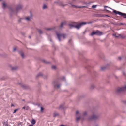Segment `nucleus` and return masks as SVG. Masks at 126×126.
<instances>
[{
	"instance_id": "a878e982",
	"label": "nucleus",
	"mask_w": 126,
	"mask_h": 126,
	"mask_svg": "<svg viewBox=\"0 0 126 126\" xmlns=\"http://www.w3.org/2000/svg\"><path fill=\"white\" fill-rule=\"evenodd\" d=\"M86 114H87V112H84V113H83V115H86Z\"/></svg>"
},
{
	"instance_id": "423d86ee",
	"label": "nucleus",
	"mask_w": 126,
	"mask_h": 126,
	"mask_svg": "<svg viewBox=\"0 0 126 126\" xmlns=\"http://www.w3.org/2000/svg\"><path fill=\"white\" fill-rule=\"evenodd\" d=\"M72 7H73L74 8H86V7L85 6H77L76 5H71Z\"/></svg>"
},
{
	"instance_id": "b1692460",
	"label": "nucleus",
	"mask_w": 126,
	"mask_h": 126,
	"mask_svg": "<svg viewBox=\"0 0 126 126\" xmlns=\"http://www.w3.org/2000/svg\"><path fill=\"white\" fill-rule=\"evenodd\" d=\"M38 31L40 33H42V31L40 30H38Z\"/></svg>"
},
{
	"instance_id": "20e7f679",
	"label": "nucleus",
	"mask_w": 126,
	"mask_h": 126,
	"mask_svg": "<svg viewBox=\"0 0 126 126\" xmlns=\"http://www.w3.org/2000/svg\"><path fill=\"white\" fill-rule=\"evenodd\" d=\"M125 91H126V86L119 88L117 90V91L118 92H120Z\"/></svg>"
},
{
	"instance_id": "ddd939ff",
	"label": "nucleus",
	"mask_w": 126,
	"mask_h": 126,
	"mask_svg": "<svg viewBox=\"0 0 126 126\" xmlns=\"http://www.w3.org/2000/svg\"><path fill=\"white\" fill-rule=\"evenodd\" d=\"M31 18V17H28L26 18L25 19L27 21H30V20Z\"/></svg>"
},
{
	"instance_id": "4468645a",
	"label": "nucleus",
	"mask_w": 126,
	"mask_h": 126,
	"mask_svg": "<svg viewBox=\"0 0 126 126\" xmlns=\"http://www.w3.org/2000/svg\"><path fill=\"white\" fill-rule=\"evenodd\" d=\"M18 109H16L14 110V112H13V114L15 113L18 110Z\"/></svg>"
},
{
	"instance_id": "c9c22d12",
	"label": "nucleus",
	"mask_w": 126,
	"mask_h": 126,
	"mask_svg": "<svg viewBox=\"0 0 126 126\" xmlns=\"http://www.w3.org/2000/svg\"><path fill=\"white\" fill-rule=\"evenodd\" d=\"M29 126H33L32 125H29Z\"/></svg>"
},
{
	"instance_id": "f3484780",
	"label": "nucleus",
	"mask_w": 126,
	"mask_h": 126,
	"mask_svg": "<svg viewBox=\"0 0 126 126\" xmlns=\"http://www.w3.org/2000/svg\"><path fill=\"white\" fill-rule=\"evenodd\" d=\"M53 29L52 28H48L46 29V30H51Z\"/></svg>"
},
{
	"instance_id": "0eeeda50",
	"label": "nucleus",
	"mask_w": 126,
	"mask_h": 126,
	"mask_svg": "<svg viewBox=\"0 0 126 126\" xmlns=\"http://www.w3.org/2000/svg\"><path fill=\"white\" fill-rule=\"evenodd\" d=\"M79 114V112L78 111H77L76 112V121H78L80 119V118L79 117H77V115Z\"/></svg>"
},
{
	"instance_id": "6ab92c4d",
	"label": "nucleus",
	"mask_w": 126,
	"mask_h": 126,
	"mask_svg": "<svg viewBox=\"0 0 126 126\" xmlns=\"http://www.w3.org/2000/svg\"><path fill=\"white\" fill-rule=\"evenodd\" d=\"M63 108H64L63 106V105H61L60 106L59 109H61V108L63 109Z\"/></svg>"
},
{
	"instance_id": "bb28decb",
	"label": "nucleus",
	"mask_w": 126,
	"mask_h": 126,
	"mask_svg": "<svg viewBox=\"0 0 126 126\" xmlns=\"http://www.w3.org/2000/svg\"><path fill=\"white\" fill-rule=\"evenodd\" d=\"M16 47H14V49H13V51H15L16 50Z\"/></svg>"
},
{
	"instance_id": "dca6fc26",
	"label": "nucleus",
	"mask_w": 126,
	"mask_h": 126,
	"mask_svg": "<svg viewBox=\"0 0 126 126\" xmlns=\"http://www.w3.org/2000/svg\"><path fill=\"white\" fill-rule=\"evenodd\" d=\"M47 7L46 5H44L43 7V9H45L47 8Z\"/></svg>"
},
{
	"instance_id": "cd10ccee",
	"label": "nucleus",
	"mask_w": 126,
	"mask_h": 126,
	"mask_svg": "<svg viewBox=\"0 0 126 126\" xmlns=\"http://www.w3.org/2000/svg\"><path fill=\"white\" fill-rule=\"evenodd\" d=\"M60 86V85H57V88H59V87Z\"/></svg>"
},
{
	"instance_id": "72a5a7b5",
	"label": "nucleus",
	"mask_w": 126,
	"mask_h": 126,
	"mask_svg": "<svg viewBox=\"0 0 126 126\" xmlns=\"http://www.w3.org/2000/svg\"><path fill=\"white\" fill-rule=\"evenodd\" d=\"M105 10H106L107 12H110V11H109L107 10L106 9Z\"/></svg>"
},
{
	"instance_id": "4be33fe9",
	"label": "nucleus",
	"mask_w": 126,
	"mask_h": 126,
	"mask_svg": "<svg viewBox=\"0 0 126 126\" xmlns=\"http://www.w3.org/2000/svg\"><path fill=\"white\" fill-rule=\"evenodd\" d=\"M16 67H13L12 68V70H16Z\"/></svg>"
},
{
	"instance_id": "7c9ffc66",
	"label": "nucleus",
	"mask_w": 126,
	"mask_h": 126,
	"mask_svg": "<svg viewBox=\"0 0 126 126\" xmlns=\"http://www.w3.org/2000/svg\"><path fill=\"white\" fill-rule=\"evenodd\" d=\"M104 7L105 8H106V7H108V8H109V7H108L107 6H104Z\"/></svg>"
},
{
	"instance_id": "39448f33",
	"label": "nucleus",
	"mask_w": 126,
	"mask_h": 126,
	"mask_svg": "<svg viewBox=\"0 0 126 126\" xmlns=\"http://www.w3.org/2000/svg\"><path fill=\"white\" fill-rule=\"evenodd\" d=\"M98 115H93L90 118H88L89 120H96L98 118Z\"/></svg>"
},
{
	"instance_id": "9b49d317",
	"label": "nucleus",
	"mask_w": 126,
	"mask_h": 126,
	"mask_svg": "<svg viewBox=\"0 0 126 126\" xmlns=\"http://www.w3.org/2000/svg\"><path fill=\"white\" fill-rule=\"evenodd\" d=\"M58 115V114L56 112H54L53 114V116L54 117L57 116Z\"/></svg>"
},
{
	"instance_id": "7ed1b4c3",
	"label": "nucleus",
	"mask_w": 126,
	"mask_h": 126,
	"mask_svg": "<svg viewBox=\"0 0 126 126\" xmlns=\"http://www.w3.org/2000/svg\"><path fill=\"white\" fill-rule=\"evenodd\" d=\"M57 35L59 40L60 41L61 40L60 38H61L63 37L64 39L65 38V35L64 34H59L57 33Z\"/></svg>"
},
{
	"instance_id": "a19ab883",
	"label": "nucleus",
	"mask_w": 126,
	"mask_h": 126,
	"mask_svg": "<svg viewBox=\"0 0 126 126\" xmlns=\"http://www.w3.org/2000/svg\"><path fill=\"white\" fill-rule=\"evenodd\" d=\"M90 3H88V4H90Z\"/></svg>"
},
{
	"instance_id": "412c9836",
	"label": "nucleus",
	"mask_w": 126,
	"mask_h": 126,
	"mask_svg": "<svg viewBox=\"0 0 126 126\" xmlns=\"http://www.w3.org/2000/svg\"><path fill=\"white\" fill-rule=\"evenodd\" d=\"M56 66H53L52 67V68L53 69H56Z\"/></svg>"
},
{
	"instance_id": "f03ea898",
	"label": "nucleus",
	"mask_w": 126,
	"mask_h": 126,
	"mask_svg": "<svg viewBox=\"0 0 126 126\" xmlns=\"http://www.w3.org/2000/svg\"><path fill=\"white\" fill-rule=\"evenodd\" d=\"M113 12L116 14H118L121 16H123L125 18H126V14L117 11L115 10H113Z\"/></svg>"
},
{
	"instance_id": "37998d69",
	"label": "nucleus",
	"mask_w": 126,
	"mask_h": 126,
	"mask_svg": "<svg viewBox=\"0 0 126 126\" xmlns=\"http://www.w3.org/2000/svg\"><path fill=\"white\" fill-rule=\"evenodd\" d=\"M50 41H51V40H50Z\"/></svg>"
},
{
	"instance_id": "c756f323",
	"label": "nucleus",
	"mask_w": 126,
	"mask_h": 126,
	"mask_svg": "<svg viewBox=\"0 0 126 126\" xmlns=\"http://www.w3.org/2000/svg\"><path fill=\"white\" fill-rule=\"evenodd\" d=\"M104 69H105V67H102L101 68V69L102 70H103Z\"/></svg>"
},
{
	"instance_id": "f704fd0d",
	"label": "nucleus",
	"mask_w": 126,
	"mask_h": 126,
	"mask_svg": "<svg viewBox=\"0 0 126 126\" xmlns=\"http://www.w3.org/2000/svg\"><path fill=\"white\" fill-rule=\"evenodd\" d=\"M71 41V39H70V40H69V42H70V41Z\"/></svg>"
},
{
	"instance_id": "5701e85b",
	"label": "nucleus",
	"mask_w": 126,
	"mask_h": 126,
	"mask_svg": "<svg viewBox=\"0 0 126 126\" xmlns=\"http://www.w3.org/2000/svg\"><path fill=\"white\" fill-rule=\"evenodd\" d=\"M41 112H43V110H44V109L42 107H41Z\"/></svg>"
},
{
	"instance_id": "58836bf2",
	"label": "nucleus",
	"mask_w": 126,
	"mask_h": 126,
	"mask_svg": "<svg viewBox=\"0 0 126 126\" xmlns=\"http://www.w3.org/2000/svg\"><path fill=\"white\" fill-rule=\"evenodd\" d=\"M54 87H56V85L55 84H54Z\"/></svg>"
},
{
	"instance_id": "1a4fd4ad",
	"label": "nucleus",
	"mask_w": 126,
	"mask_h": 126,
	"mask_svg": "<svg viewBox=\"0 0 126 126\" xmlns=\"http://www.w3.org/2000/svg\"><path fill=\"white\" fill-rule=\"evenodd\" d=\"M66 23L65 22H62L60 25V27H61V28L63 26L65 25H66Z\"/></svg>"
},
{
	"instance_id": "aec40b11",
	"label": "nucleus",
	"mask_w": 126,
	"mask_h": 126,
	"mask_svg": "<svg viewBox=\"0 0 126 126\" xmlns=\"http://www.w3.org/2000/svg\"><path fill=\"white\" fill-rule=\"evenodd\" d=\"M97 6V5H93L92 6V8H95Z\"/></svg>"
},
{
	"instance_id": "f257e3e1",
	"label": "nucleus",
	"mask_w": 126,
	"mask_h": 126,
	"mask_svg": "<svg viewBox=\"0 0 126 126\" xmlns=\"http://www.w3.org/2000/svg\"><path fill=\"white\" fill-rule=\"evenodd\" d=\"M91 23V22H82L80 23L79 24L77 25V23L74 22L72 24H70L69 25L71 27H75L76 28L79 29L82 25L86 24L87 23L89 24Z\"/></svg>"
},
{
	"instance_id": "a18cd8bd",
	"label": "nucleus",
	"mask_w": 126,
	"mask_h": 126,
	"mask_svg": "<svg viewBox=\"0 0 126 126\" xmlns=\"http://www.w3.org/2000/svg\"><path fill=\"white\" fill-rule=\"evenodd\" d=\"M64 79V78H63Z\"/></svg>"
},
{
	"instance_id": "49530a36",
	"label": "nucleus",
	"mask_w": 126,
	"mask_h": 126,
	"mask_svg": "<svg viewBox=\"0 0 126 126\" xmlns=\"http://www.w3.org/2000/svg\"><path fill=\"white\" fill-rule=\"evenodd\" d=\"M1 0H0V1H1Z\"/></svg>"
},
{
	"instance_id": "c03bdc74",
	"label": "nucleus",
	"mask_w": 126,
	"mask_h": 126,
	"mask_svg": "<svg viewBox=\"0 0 126 126\" xmlns=\"http://www.w3.org/2000/svg\"><path fill=\"white\" fill-rule=\"evenodd\" d=\"M29 38H31V37H29Z\"/></svg>"
},
{
	"instance_id": "9d476101",
	"label": "nucleus",
	"mask_w": 126,
	"mask_h": 126,
	"mask_svg": "<svg viewBox=\"0 0 126 126\" xmlns=\"http://www.w3.org/2000/svg\"><path fill=\"white\" fill-rule=\"evenodd\" d=\"M97 31L95 32H92L90 34V35L91 36H93L94 34L97 35Z\"/></svg>"
},
{
	"instance_id": "2eb2a0df",
	"label": "nucleus",
	"mask_w": 126,
	"mask_h": 126,
	"mask_svg": "<svg viewBox=\"0 0 126 126\" xmlns=\"http://www.w3.org/2000/svg\"><path fill=\"white\" fill-rule=\"evenodd\" d=\"M2 4H3V7L4 8L6 7V5L5 3H4V2Z\"/></svg>"
},
{
	"instance_id": "e433bc0d",
	"label": "nucleus",
	"mask_w": 126,
	"mask_h": 126,
	"mask_svg": "<svg viewBox=\"0 0 126 126\" xmlns=\"http://www.w3.org/2000/svg\"><path fill=\"white\" fill-rule=\"evenodd\" d=\"M25 107H23L22 108H23V109H25Z\"/></svg>"
},
{
	"instance_id": "6e6552de",
	"label": "nucleus",
	"mask_w": 126,
	"mask_h": 126,
	"mask_svg": "<svg viewBox=\"0 0 126 126\" xmlns=\"http://www.w3.org/2000/svg\"><path fill=\"white\" fill-rule=\"evenodd\" d=\"M97 35H100L103 34V33L102 32H100L98 30L97 31Z\"/></svg>"
},
{
	"instance_id": "ea45409f",
	"label": "nucleus",
	"mask_w": 126,
	"mask_h": 126,
	"mask_svg": "<svg viewBox=\"0 0 126 126\" xmlns=\"http://www.w3.org/2000/svg\"><path fill=\"white\" fill-rule=\"evenodd\" d=\"M11 106H14V105H13V104H12Z\"/></svg>"
},
{
	"instance_id": "473e14b6",
	"label": "nucleus",
	"mask_w": 126,
	"mask_h": 126,
	"mask_svg": "<svg viewBox=\"0 0 126 126\" xmlns=\"http://www.w3.org/2000/svg\"><path fill=\"white\" fill-rule=\"evenodd\" d=\"M106 16H107V17H109V16L108 15H106Z\"/></svg>"
},
{
	"instance_id": "79ce46f5",
	"label": "nucleus",
	"mask_w": 126,
	"mask_h": 126,
	"mask_svg": "<svg viewBox=\"0 0 126 126\" xmlns=\"http://www.w3.org/2000/svg\"><path fill=\"white\" fill-rule=\"evenodd\" d=\"M62 6H65V5H62Z\"/></svg>"
},
{
	"instance_id": "a211bd4d",
	"label": "nucleus",
	"mask_w": 126,
	"mask_h": 126,
	"mask_svg": "<svg viewBox=\"0 0 126 126\" xmlns=\"http://www.w3.org/2000/svg\"><path fill=\"white\" fill-rule=\"evenodd\" d=\"M19 53L20 54L21 56L22 57V58L24 57V54L23 53Z\"/></svg>"
},
{
	"instance_id": "f8f14e48",
	"label": "nucleus",
	"mask_w": 126,
	"mask_h": 126,
	"mask_svg": "<svg viewBox=\"0 0 126 126\" xmlns=\"http://www.w3.org/2000/svg\"><path fill=\"white\" fill-rule=\"evenodd\" d=\"M36 123V121L35 120L33 119L31 121V123L33 125L34 124Z\"/></svg>"
},
{
	"instance_id": "393cba45",
	"label": "nucleus",
	"mask_w": 126,
	"mask_h": 126,
	"mask_svg": "<svg viewBox=\"0 0 126 126\" xmlns=\"http://www.w3.org/2000/svg\"><path fill=\"white\" fill-rule=\"evenodd\" d=\"M22 6L21 5H20L19 6V7H18V9H21V8H22Z\"/></svg>"
},
{
	"instance_id": "c85d7f7f",
	"label": "nucleus",
	"mask_w": 126,
	"mask_h": 126,
	"mask_svg": "<svg viewBox=\"0 0 126 126\" xmlns=\"http://www.w3.org/2000/svg\"><path fill=\"white\" fill-rule=\"evenodd\" d=\"M118 59L119 60H120L122 58L121 57H118Z\"/></svg>"
},
{
	"instance_id": "2f4dec72",
	"label": "nucleus",
	"mask_w": 126,
	"mask_h": 126,
	"mask_svg": "<svg viewBox=\"0 0 126 126\" xmlns=\"http://www.w3.org/2000/svg\"><path fill=\"white\" fill-rule=\"evenodd\" d=\"M60 126H65V125H61Z\"/></svg>"
},
{
	"instance_id": "4c0bfd02",
	"label": "nucleus",
	"mask_w": 126,
	"mask_h": 126,
	"mask_svg": "<svg viewBox=\"0 0 126 126\" xmlns=\"http://www.w3.org/2000/svg\"><path fill=\"white\" fill-rule=\"evenodd\" d=\"M113 35H114V36H116V37H117V36H115V34H113Z\"/></svg>"
}]
</instances>
